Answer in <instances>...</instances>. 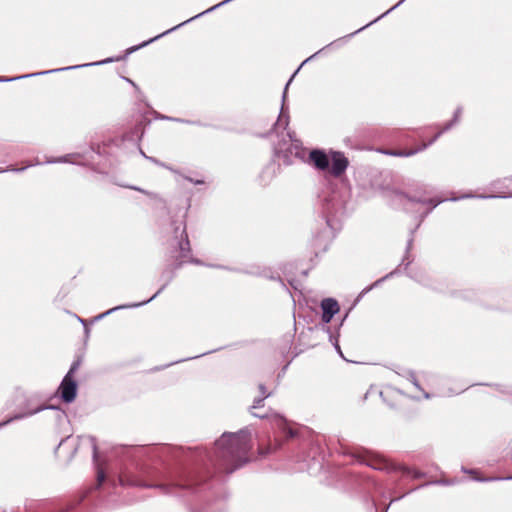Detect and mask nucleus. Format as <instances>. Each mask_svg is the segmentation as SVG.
Returning <instances> with one entry per match:
<instances>
[{"label": "nucleus", "instance_id": "f257e3e1", "mask_svg": "<svg viewBox=\"0 0 512 512\" xmlns=\"http://www.w3.org/2000/svg\"><path fill=\"white\" fill-rule=\"evenodd\" d=\"M251 448V433L248 428L236 433L225 432L215 442L213 455L209 458L225 473L230 474L248 462Z\"/></svg>", "mask_w": 512, "mask_h": 512}, {"label": "nucleus", "instance_id": "f03ea898", "mask_svg": "<svg viewBox=\"0 0 512 512\" xmlns=\"http://www.w3.org/2000/svg\"><path fill=\"white\" fill-rule=\"evenodd\" d=\"M448 484H450V482L446 481V480H433V481L424 482V483L410 489L409 491L402 493L401 495H399L397 497L392 498L390 500L389 504H387L383 508L382 512H388V509L392 503L403 499L405 496H407L408 494H410L418 489L428 487L430 485H448ZM356 491L363 493L365 495L364 503H365V506H366V509L368 512H378L377 503L373 497V494L380 493L382 497L385 496V491L383 490V487L380 483H378L371 477L358 476V473L356 471H354V492H356Z\"/></svg>", "mask_w": 512, "mask_h": 512}, {"label": "nucleus", "instance_id": "7ed1b4c3", "mask_svg": "<svg viewBox=\"0 0 512 512\" xmlns=\"http://www.w3.org/2000/svg\"><path fill=\"white\" fill-rule=\"evenodd\" d=\"M355 463L364 464L374 470L386 469L390 472H401L404 475L411 476L413 479L426 477L425 472L404 464L388 463L383 457L373 453L372 451L354 445V464Z\"/></svg>", "mask_w": 512, "mask_h": 512}, {"label": "nucleus", "instance_id": "20e7f679", "mask_svg": "<svg viewBox=\"0 0 512 512\" xmlns=\"http://www.w3.org/2000/svg\"><path fill=\"white\" fill-rule=\"evenodd\" d=\"M309 163L318 171L328 172L334 177H340L349 165L348 158L342 152L331 151L330 157L320 149L309 153Z\"/></svg>", "mask_w": 512, "mask_h": 512}, {"label": "nucleus", "instance_id": "39448f33", "mask_svg": "<svg viewBox=\"0 0 512 512\" xmlns=\"http://www.w3.org/2000/svg\"><path fill=\"white\" fill-rule=\"evenodd\" d=\"M430 214V212L428 210H425L424 212L420 213L418 215V223L416 224V226L412 229H410L409 231V237L407 239V243H406V248H405V254L402 258V262L393 270L391 271L390 273L386 274L384 277L378 279L377 281H375L371 286H368L366 288H364L356 298H354V308L356 307V305L360 302V300L364 297V295L366 293H368L371 289H373L374 287L378 286L380 283L384 282L386 279H389L391 277H393L394 275H397L399 274L401 271H400V267L402 265H404V269L407 270V268L409 267V265L412 263L413 259L411 258L410 256V252L413 248V243H414V235L416 233V231L419 229V227L421 226L422 222L425 220V218Z\"/></svg>", "mask_w": 512, "mask_h": 512}, {"label": "nucleus", "instance_id": "423d86ee", "mask_svg": "<svg viewBox=\"0 0 512 512\" xmlns=\"http://www.w3.org/2000/svg\"><path fill=\"white\" fill-rule=\"evenodd\" d=\"M174 234V239L170 245L173 248V252H178V255L175 256L178 260L175 268H178L182 263L185 262L199 263L197 260H194L192 257H190L191 249L185 225L181 223L175 226Z\"/></svg>", "mask_w": 512, "mask_h": 512}, {"label": "nucleus", "instance_id": "0eeeda50", "mask_svg": "<svg viewBox=\"0 0 512 512\" xmlns=\"http://www.w3.org/2000/svg\"><path fill=\"white\" fill-rule=\"evenodd\" d=\"M348 40H349V35L347 36H344L342 38H339L331 43H329L328 45L324 46L323 48H321L320 50H318L317 52H315L313 55H311L310 57H308L306 60L303 61V63L300 65V67L294 72V74L291 76V78L289 79V81L287 82L286 86H285V89H284V92H283V96H282V108H281V111H280V115L277 119V122L275 123V126H278V127H282L283 129H285L288 125V119H289V116L288 114L285 113L284 111V102H285V99H286V92H287V89H288V86L290 85V83L292 82L295 74L299 71V69L305 64L307 63L308 61H310L311 59L315 58L316 56H318L319 54H321L322 52L324 51H330V50H335V49H338L340 47H342L343 45L347 44L348 43Z\"/></svg>", "mask_w": 512, "mask_h": 512}, {"label": "nucleus", "instance_id": "6e6552de", "mask_svg": "<svg viewBox=\"0 0 512 512\" xmlns=\"http://www.w3.org/2000/svg\"><path fill=\"white\" fill-rule=\"evenodd\" d=\"M491 188L497 192V194L490 195H474L465 194L461 197H453L451 201H457L465 198H480V199H496V198H512V176L497 179L491 182Z\"/></svg>", "mask_w": 512, "mask_h": 512}, {"label": "nucleus", "instance_id": "1a4fd4ad", "mask_svg": "<svg viewBox=\"0 0 512 512\" xmlns=\"http://www.w3.org/2000/svg\"><path fill=\"white\" fill-rule=\"evenodd\" d=\"M446 131H444V126L441 128L440 131H438L428 142H424L421 145H419L416 148L411 149H399V148H384V147H378L375 149L376 152L380 154H384L387 156H393V157H411L416 155L419 152H422L426 150L428 147H430L432 144H434L437 139Z\"/></svg>", "mask_w": 512, "mask_h": 512}, {"label": "nucleus", "instance_id": "9d476101", "mask_svg": "<svg viewBox=\"0 0 512 512\" xmlns=\"http://www.w3.org/2000/svg\"><path fill=\"white\" fill-rule=\"evenodd\" d=\"M146 487H153L159 489L163 494H177L183 490L195 491V483L191 478L181 477L178 480L169 483H161L155 485H145Z\"/></svg>", "mask_w": 512, "mask_h": 512}, {"label": "nucleus", "instance_id": "9b49d317", "mask_svg": "<svg viewBox=\"0 0 512 512\" xmlns=\"http://www.w3.org/2000/svg\"><path fill=\"white\" fill-rule=\"evenodd\" d=\"M120 59H121L120 57H117V58H107V59H104V60H101V61H97V62H94V63H87V64H82V65H74V66L58 68V69H51V70H47V71L31 73V74H27V75L18 76V77H12V78L0 77V82H10V81H14V80L22 79V78H29V77H34V76H38V75L56 73V72L65 71V70L78 69V68L94 66V65H103V64L114 62V61H119Z\"/></svg>", "mask_w": 512, "mask_h": 512}, {"label": "nucleus", "instance_id": "f8f14e48", "mask_svg": "<svg viewBox=\"0 0 512 512\" xmlns=\"http://www.w3.org/2000/svg\"><path fill=\"white\" fill-rule=\"evenodd\" d=\"M414 195H409L400 190H391L388 192L387 197L389 199V205L396 210L402 209L407 211L409 204L412 202Z\"/></svg>", "mask_w": 512, "mask_h": 512}, {"label": "nucleus", "instance_id": "ddd939ff", "mask_svg": "<svg viewBox=\"0 0 512 512\" xmlns=\"http://www.w3.org/2000/svg\"><path fill=\"white\" fill-rule=\"evenodd\" d=\"M59 392L64 402H73L77 394L76 381L73 378H70V376H64L59 387Z\"/></svg>", "mask_w": 512, "mask_h": 512}, {"label": "nucleus", "instance_id": "4468645a", "mask_svg": "<svg viewBox=\"0 0 512 512\" xmlns=\"http://www.w3.org/2000/svg\"><path fill=\"white\" fill-rule=\"evenodd\" d=\"M321 320L323 323H329L333 316L340 310L338 302L334 298H325L321 301Z\"/></svg>", "mask_w": 512, "mask_h": 512}, {"label": "nucleus", "instance_id": "2eb2a0df", "mask_svg": "<svg viewBox=\"0 0 512 512\" xmlns=\"http://www.w3.org/2000/svg\"><path fill=\"white\" fill-rule=\"evenodd\" d=\"M359 177L362 176V174H366V176L368 177L367 180H363V181H360L359 182V186L362 188V189H368V188H371V189H375L377 187H379V183L377 181V176H378V171L376 169H372V168H369V169H363L361 171H358L357 172Z\"/></svg>", "mask_w": 512, "mask_h": 512}, {"label": "nucleus", "instance_id": "dca6fc26", "mask_svg": "<svg viewBox=\"0 0 512 512\" xmlns=\"http://www.w3.org/2000/svg\"><path fill=\"white\" fill-rule=\"evenodd\" d=\"M448 199H443L439 197L426 198L424 195L414 194L412 202L415 204L426 205L427 209L430 213L441 203L447 201Z\"/></svg>", "mask_w": 512, "mask_h": 512}, {"label": "nucleus", "instance_id": "f3484780", "mask_svg": "<svg viewBox=\"0 0 512 512\" xmlns=\"http://www.w3.org/2000/svg\"><path fill=\"white\" fill-rule=\"evenodd\" d=\"M165 288V285H163L151 298H149L148 300H145V301H142V302H139V303H133V304H125V305H119V306H116V307H113L109 310H107L106 312L100 314L97 316V319H102L104 318L105 316L113 313L114 311H117V310H121V309H128V308H136V307H139V306H142V305H145L147 303H149L151 300H153L154 298H156L161 292L162 290Z\"/></svg>", "mask_w": 512, "mask_h": 512}, {"label": "nucleus", "instance_id": "a211bd4d", "mask_svg": "<svg viewBox=\"0 0 512 512\" xmlns=\"http://www.w3.org/2000/svg\"><path fill=\"white\" fill-rule=\"evenodd\" d=\"M386 139L393 144H402L411 140V137L401 129H392L387 132Z\"/></svg>", "mask_w": 512, "mask_h": 512}, {"label": "nucleus", "instance_id": "6ab92c4d", "mask_svg": "<svg viewBox=\"0 0 512 512\" xmlns=\"http://www.w3.org/2000/svg\"><path fill=\"white\" fill-rule=\"evenodd\" d=\"M79 157H80V154H76V153H74V154H67V155L62 156V157L47 159L45 162L46 163L81 164V162L77 160Z\"/></svg>", "mask_w": 512, "mask_h": 512}, {"label": "nucleus", "instance_id": "aec40b11", "mask_svg": "<svg viewBox=\"0 0 512 512\" xmlns=\"http://www.w3.org/2000/svg\"><path fill=\"white\" fill-rule=\"evenodd\" d=\"M44 408L42 407H38V408H35L33 410H30L28 412H25V413H17L15 415H13L12 417L8 418L7 420L3 421L0 423V429L2 427H5L6 425H8L9 423L15 421V420H20V419H23L25 417H28V416H31L33 414H36L38 413L39 411L43 410Z\"/></svg>", "mask_w": 512, "mask_h": 512}, {"label": "nucleus", "instance_id": "412c9836", "mask_svg": "<svg viewBox=\"0 0 512 512\" xmlns=\"http://www.w3.org/2000/svg\"><path fill=\"white\" fill-rule=\"evenodd\" d=\"M451 295L455 298L462 299L465 301H473L476 298V292L473 289L453 291Z\"/></svg>", "mask_w": 512, "mask_h": 512}, {"label": "nucleus", "instance_id": "4be33fe9", "mask_svg": "<svg viewBox=\"0 0 512 512\" xmlns=\"http://www.w3.org/2000/svg\"><path fill=\"white\" fill-rule=\"evenodd\" d=\"M396 373L407 378L416 389L423 391L419 381L416 378L415 372L413 370L401 369V371H396Z\"/></svg>", "mask_w": 512, "mask_h": 512}, {"label": "nucleus", "instance_id": "5701e85b", "mask_svg": "<svg viewBox=\"0 0 512 512\" xmlns=\"http://www.w3.org/2000/svg\"><path fill=\"white\" fill-rule=\"evenodd\" d=\"M462 115V107L459 106L455 109L454 113H453V117L451 120H449L448 122H446L444 124V131H449L450 129H452L456 124H458V122L460 121V117Z\"/></svg>", "mask_w": 512, "mask_h": 512}, {"label": "nucleus", "instance_id": "b1692460", "mask_svg": "<svg viewBox=\"0 0 512 512\" xmlns=\"http://www.w3.org/2000/svg\"><path fill=\"white\" fill-rule=\"evenodd\" d=\"M405 0H400L397 4H395L394 6H392L390 9H388L385 13H383L382 15H380L379 17H377L375 20L371 21L369 24H366L360 28H358L357 30H354V36L361 32L362 30H364L367 26H369L370 24L376 22L377 20H379L380 18L386 16L387 14H389L391 11H393L394 9H396L397 7H399Z\"/></svg>", "mask_w": 512, "mask_h": 512}, {"label": "nucleus", "instance_id": "393cba45", "mask_svg": "<svg viewBox=\"0 0 512 512\" xmlns=\"http://www.w3.org/2000/svg\"><path fill=\"white\" fill-rule=\"evenodd\" d=\"M80 366V361L77 360L75 362L72 363L69 371L67 372V374L65 376H70V378H73V375L76 373V371L78 370Z\"/></svg>", "mask_w": 512, "mask_h": 512}, {"label": "nucleus", "instance_id": "a878e982", "mask_svg": "<svg viewBox=\"0 0 512 512\" xmlns=\"http://www.w3.org/2000/svg\"><path fill=\"white\" fill-rule=\"evenodd\" d=\"M497 390H499L501 393L503 394H508V395H512V387L510 386H504V385H500V384H495L494 385Z\"/></svg>", "mask_w": 512, "mask_h": 512}, {"label": "nucleus", "instance_id": "bb28decb", "mask_svg": "<svg viewBox=\"0 0 512 512\" xmlns=\"http://www.w3.org/2000/svg\"><path fill=\"white\" fill-rule=\"evenodd\" d=\"M461 470H462V472H464L466 474L473 475V478H482L483 477V476H476L478 471L475 469H468V468L462 466ZM473 480L476 481L475 479H473Z\"/></svg>", "mask_w": 512, "mask_h": 512}, {"label": "nucleus", "instance_id": "cd10ccee", "mask_svg": "<svg viewBox=\"0 0 512 512\" xmlns=\"http://www.w3.org/2000/svg\"><path fill=\"white\" fill-rule=\"evenodd\" d=\"M266 398H263V397H260V398H256L253 402V405L251 406V410L252 409H256V408H259V407H262L263 406V402Z\"/></svg>", "mask_w": 512, "mask_h": 512}, {"label": "nucleus", "instance_id": "c85d7f7f", "mask_svg": "<svg viewBox=\"0 0 512 512\" xmlns=\"http://www.w3.org/2000/svg\"><path fill=\"white\" fill-rule=\"evenodd\" d=\"M141 154L143 155V157H145L146 159H148L149 161H151L152 163L156 164V165H159V166H162V167H166L163 163H161L158 159L154 158V157H150V156H147L143 151H141Z\"/></svg>", "mask_w": 512, "mask_h": 512}, {"label": "nucleus", "instance_id": "c756f323", "mask_svg": "<svg viewBox=\"0 0 512 512\" xmlns=\"http://www.w3.org/2000/svg\"><path fill=\"white\" fill-rule=\"evenodd\" d=\"M105 480V473L102 470H99L97 473V483L100 486Z\"/></svg>", "mask_w": 512, "mask_h": 512}, {"label": "nucleus", "instance_id": "7c9ffc66", "mask_svg": "<svg viewBox=\"0 0 512 512\" xmlns=\"http://www.w3.org/2000/svg\"><path fill=\"white\" fill-rule=\"evenodd\" d=\"M259 390H260L261 395H262L263 398H267V397H269L271 395V393H267L266 392V387L263 384L259 385Z\"/></svg>", "mask_w": 512, "mask_h": 512}, {"label": "nucleus", "instance_id": "2f4dec72", "mask_svg": "<svg viewBox=\"0 0 512 512\" xmlns=\"http://www.w3.org/2000/svg\"><path fill=\"white\" fill-rule=\"evenodd\" d=\"M32 165H33V164H28L27 166L22 167V168H20V169H16V168H8V169H6V170L0 169V173H1V172H4V171H16V172H18V171H24L27 167L32 166Z\"/></svg>", "mask_w": 512, "mask_h": 512}, {"label": "nucleus", "instance_id": "473e14b6", "mask_svg": "<svg viewBox=\"0 0 512 512\" xmlns=\"http://www.w3.org/2000/svg\"><path fill=\"white\" fill-rule=\"evenodd\" d=\"M335 349L337 350V352L339 353V355L347 362H350L351 360L345 358V356L343 355L341 349H340V346L338 345V343H335Z\"/></svg>", "mask_w": 512, "mask_h": 512}, {"label": "nucleus", "instance_id": "72a5a7b5", "mask_svg": "<svg viewBox=\"0 0 512 512\" xmlns=\"http://www.w3.org/2000/svg\"><path fill=\"white\" fill-rule=\"evenodd\" d=\"M91 442H92V447H93V457H94V459H96L98 452H97V445L95 443V439L91 438Z\"/></svg>", "mask_w": 512, "mask_h": 512}, {"label": "nucleus", "instance_id": "f704fd0d", "mask_svg": "<svg viewBox=\"0 0 512 512\" xmlns=\"http://www.w3.org/2000/svg\"><path fill=\"white\" fill-rule=\"evenodd\" d=\"M164 118L168 119V120L176 121V122L189 123V121H186V120H183V119H179V118H169V117H164Z\"/></svg>", "mask_w": 512, "mask_h": 512}, {"label": "nucleus", "instance_id": "c9c22d12", "mask_svg": "<svg viewBox=\"0 0 512 512\" xmlns=\"http://www.w3.org/2000/svg\"><path fill=\"white\" fill-rule=\"evenodd\" d=\"M399 483H400V479H397L395 482H394V488L392 489V493H396L397 490H398V486H399Z\"/></svg>", "mask_w": 512, "mask_h": 512}, {"label": "nucleus", "instance_id": "e433bc0d", "mask_svg": "<svg viewBox=\"0 0 512 512\" xmlns=\"http://www.w3.org/2000/svg\"><path fill=\"white\" fill-rule=\"evenodd\" d=\"M423 396H424L425 399H430L431 398V394L428 393V392H425L424 390H423Z\"/></svg>", "mask_w": 512, "mask_h": 512}, {"label": "nucleus", "instance_id": "4c0bfd02", "mask_svg": "<svg viewBox=\"0 0 512 512\" xmlns=\"http://www.w3.org/2000/svg\"><path fill=\"white\" fill-rule=\"evenodd\" d=\"M124 79H125L127 82H129V83H130L133 87H135L136 89L138 88V87L136 86V84H135L132 80H130L129 78H124Z\"/></svg>", "mask_w": 512, "mask_h": 512}, {"label": "nucleus", "instance_id": "58836bf2", "mask_svg": "<svg viewBox=\"0 0 512 512\" xmlns=\"http://www.w3.org/2000/svg\"><path fill=\"white\" fill-rule=\"evenodd\" d=\"M189 181L193 182L194 184H202L203 183L202 180L193 181L192 179H189Z\"/></svg>", "mask_w": 512, "mask_h": 512}, {"label": "nucleus", "instance_id": "ea45409f", "mask_svg": "<svg viewBox=\"0 0 512 512\" xmlns=\"http://www.w3.org/2000/svg\"><path fill=\"white\" fill-rule=\"evenodd\" d=\"M252 414H253L255 417H259V418H263V417H264V415H261V414H258V413H254V412H252Z\"/></svg>", "mask_w": 512, "mask_h": 512}, {"label": "nucleus", "instance_id": "a19ab883", "mask_svg": "<svg viewBox=\"0 0 512 512\" xmlns=\"http://www.w3.org/2000/svg\"><path fill=\"white\" fill-rule=\"evenodd\" d=\"M330 222H331V220L328 218V219L326 220V223H327L329 226L331 225V223H330Z\"/></svg>", "mask_w": 512, "mask_h": 512}, {"label": "nucleus", "instance_id": "79ce46f5", "mask_svg": "<svg viewBox=\"0 0 512 512\" xmlns=\"http://www.w3.org/2000/svg\"><path fill=\"white\" fill-rule=\"evenodd\" d=\"M131 188L134 189V190L142 191L141 189H139L137 187H131Z\"/></svg>", "mask_w": 512, "mask_h": 512}, {"label": "nucleus", "instance_id": "37998d69", "mask_svg": "<svg viewBox=\"0 0 512 512\" xmlns=\"http://www.w3.org/2000/svg\"><path fill=\"white\" fill-rule=\"evenodd\" d=\"M289 435H290L291 437L294 435L292 430H289Z\"/></svg>", "mask_w": 512, "mask_h": 512}]
</instances>
